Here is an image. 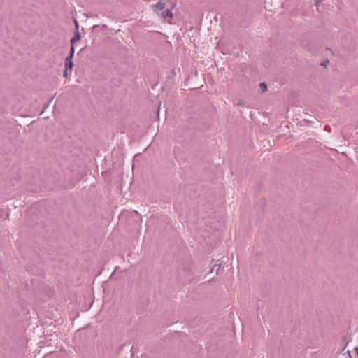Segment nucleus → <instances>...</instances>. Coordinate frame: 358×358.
Returning a JSON list of instances; mask_svg holds the SVG:
<instances>
[{"mask_svg":"<svg viewBox=\"0 0 358 358\" xmlns=\"http://www.w3.org/2000/svg\"><path fill=\"white\" fill-rule=\"evenodd\" d=\"M166 1L165 0H159L155 5L153 6L156 10H162L165 8Z\"/></svg>","mask_w":358,"mask_h":358,"instance_id":"f03ea898","label":"nucleus"},{"mask_svg":"<svg viewBox=\"0 0 358 358\" xmlns=\"http://www.w3.org/2000/svg\"><path fill=\"white\" fill-rule=\"evenodd\" d=\"M329 63V61L327 60L321 64L322 66H326L327 64Z\"/></svg>","mask_w":358,"mask_h":358,"instance_id":"423d86ee","label":"nucleus"},{"mask_svg":"<svg viewBox=\"0 0 358 358\" xmlns=\"http://www.w3.org/2000/svg\"><path fill=\"white\" fill-rule=\"evenodd\" d=\"M162 17L164 19H166V17L172 18L173 17V13L171 12V10L170 9H167L166 11H164L162 14Z\"/></svg>","mask_w":358,"mask_h":358,"instance_id":"7ed1b4c3","label":"nucleus"},{"mask_svg":"<svg viewBox=\"0 0 358 358\" xmlns=\"http://www.w3.org/2000/svg\"><path fill=\"white\" fill-rule=\"evenodd\" d=\"M74 22H75L76 28L78 29V23L76 20H74Z\"/></svg>","mask_w":358,"mask_h":358,"instance_id":"0eeeda50","label":"nucleus"},{"mask_svg":"<svg viewBox=\"0 0 358 358\" xmlns=\"http://www.w3.org/2000/svg\"><path fill=\"white\" fill-rule=\"evenodd\" d=\"M350 358H351V357H350Z\"/></svg>","mask_w":358,"mask_h":358,"instance_id":"9b49d317","label":"nucleus"},{"mask_svg":"<svg viewBox=\"0 0 358 358\" xmlns=\"http://www.w3.org/2000/svg\"><path fill=\"white\" fill-rule=\"evenodd\" d=\"M259 87L262 92H264L267 90V86L264 83H261L259 84Z\"/></svg>","mask_w":358,"mask_h":358,"instance_id":"39448f33","label":"nucleus"},{"mask_svg":"<svg viewBox=\"0 0 358 358\" xmlns=\"http://www.w3.org/2000/svg\"><path fill=\"white\" fill-rule=\"evenodd\" d=\"M74 54V47L73 45L71 46V50L69 56L65 59V66L66 67V69H72L73 67V56Z\"/></svg>","mask_w":358,"mask_h":358,"instance_id":"f257e3e1","label":"nucleus"},{"mask_svg":"<svg viewBox=\"0 0 358 358\" xmlns=\"http://www.w3.org/2000/svg\"><path fill=\"white\" fill-rule=\"evenodd\" d=\"M325 129L329 130V128H327V126H325Z\"/></svg>","mask_w":358,"mask_h":358,"instance_id":"9d476101","label":"nucleus"},{"mask_svg":"<svg viewBox=\"0 0 358 358\" xmlns=\"http://www.w3.org/2000/svg\"><path fill=\"white\" fill-rule=\"evenodd\" d=\"M80 38V35L79 32L77 31L75 33L74 36L71 39V43H73L75 41H78Z\"/></svg>","mask_w":358,"mask_h":358,"instance_id":"20e7f679","label":"nucleus"},{"mask_svg":"<svg viewBox=\"0 0 358 358\" xmlns=\"http://www.w3.org/2000/svg\"><path fill=\"white\" fill-rule=\"evenodd\" d=\"M325 129L329 130V128H327V126H325Z\"/></svg>","mask_w":358,"mask_h":358,"instance_id":"1a4fd4ad","label":"nucleus"},{"mask_svg":"<svg viewBox=\"0 0 358 358\" xmlns=\"http://www.w3.org/2000/svg\"><path fill=\"white\" fill-rule=\"evenodd\" d=\"M65 68H66V69H65V71H64V76H67V71H68L69 69H66V66H65Z\"/></svg>","mask_w":358,"mask_h":358,"instance_id":"6e6552de","label":"nucleus"}]
</instances>
